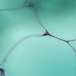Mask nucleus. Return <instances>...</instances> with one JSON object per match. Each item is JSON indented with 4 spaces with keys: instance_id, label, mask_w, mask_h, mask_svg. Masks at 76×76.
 <instances>
[{
    "instance_id": "obj_1",
    "label": "nucleus",
    "mask_w": 76,
    "mask_h": 76,
    "mask_svg": "<svg viewBox=\"0 0 76 76\" xmlns=\"http://www.w3.org/2000/svg\"><path fill=\"white\" fill-rule=\"evenodd\" d=\"M0 70L1 71V76H5V75L4 74V72L3 69L0 68Z\"/></svg>"
},
{
    "instance_id": "obj_2",
    "label": "nucleus",
    "mask_w": 76,
    "mask_h": 76,
    "mask_svg": "<svg viewBox=\"0 0 76 76\" xmlns=\"http://www.w3.org/2000/svg\"><path fill=\"white\" fill-rule=\"evenodd\" d=\"M46 35H49V36H51V37H54L55 38H58L56 37H54L53 36H52V35L50 34H49V35H48V34H44L43 35V36H45Z\"/></svg>"
},
{
    "instance_id": "obj_3",
    "label": "nucleus",
    "mask_w": 76,
    "mask_h": 76,
    "mask_svg": "<svg viewBox=\"0 0 76 76\" xmlns=\"http://www.w3.org/2000/svg\"><path fill=\"white\" fill-rule=\"evenodd\" d=\"M46 32L47 33H48V31H47V30H46Z\"/></svg>"
},
{
    "instance_id": "obj_4",
    "label": "nucleus",
    "mask_w": 76,
    "mask_h": 76,
    "mask_svg": "<svg viewBox=\"0 0 76 76\" xmlns=\"http://www.w3.org/2000/svg\"><path fill=\"white\" fill-rule=\"evenodd\" d=\"M68 44H69V45H70V44H69V42H68Z\"/></svg>"
},
{
    "instance_id": "obj_5",
    "label": "nucleus",
    "mask_w": 76,
    "mask_h": 76,
    "mask_svg": "<svg viewBox=\"0 0 76 76\" xmlns=\"http://www.w3.org/2000/svg\"><path fill=\"white\" fill-rule=\"evenodd\" d=\"M65 41L66 42V41Z\"/></svg>"
},
{
    "instance_id": "obj_6",
    "label": "nucleus",
    "mask_w": 76,
    "mask_h": 76,
    "mask_svg": "<svg viewBox=\"0 0 76 76\" xmlns=\"http://www.w3.org/2000/svg\"><path fill=\"white\" fill-rule=\"evenodd\" d=\"M66 42H69V41H66Z\"/></svg>"
},
{
    "instance_id": "obj_7",
    "label": "nucleus",
    "mask_w": 76,
    "mask_h": 76,
    "mask_svg": "<svg viewBox=\"0 0 76 76\" xmlns=\"http://www.w3.org/2000/svg\"><path fill=\"white\" fill-rule=\"evenodd\" d=\"M73 50H74V49H73Z\"/></svg>"
}]
</instances>
